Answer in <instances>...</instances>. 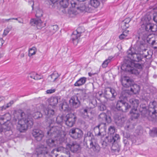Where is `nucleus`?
Returning <instances> with one entry per match:
<instances>
[{
    "label": "nucleus",
    "mask_w": 157,
    "mask_h": 157,
    "mask_svg": "<svg viewBox=\"0 0 157 157\" xmlns=\"http://www.w3.org/2000/svg\"><path fill=\"white\" fill-rule=\"evenodd\" d=\"M131 90L134 94H136L139 92L140 90L139 85L136 84H134L131 88Z\"/></svg>",
    "instance_id": "33"
},
{
    "label": "nucleus",
    "mask_w": 157,
    "mask_h": 157,
    "mask_svg": "<svg viewBox=\"0 0 157 157\" xmlns=\"http://www.w3.org/2000/svg\"><path fill=\"white\" fill-rule=\"evenodd\" d=\"M18 22L19 23H23V21H18Z\"/></svg>",
    "instance_id": "63"
},
{
    "label": "nucleus",
    "mask_w": 157,
    "mask_h": 157,
    "mask_svg": "<svg viewBox=\"0 0 157 157\" xmlns=\"http://www.w3.org/2000/svg\"><path fill=\"white\" fill-rule=\"evenodd\" d=\"M58 30V27L57 25L51 26L49 27L47 30L46 33L49 35H52L55 33Z\"/></svg>",
    "instance_id": "22"
},
{
    "label": "nucleus",
    "mask_w": 157,
    "mask_h": 157,
    "mask_svg": "<svg viewBox=\"0 0 157 157\" xmlns=\"http://www.w3.org/2000/svg\"><path fill=\"white\" fill-rule=\"evenodd\" d=\"M14 103L13 101H10L9 103H7L6 105H4L3 106L0 107V110L3 111L6 109Z\"/></svg>",
    "instance_id": "36"
},
{
    "label": "nucleus",
    "mask_w": 157,
    "mask_h": 157,
    "mask_svg": "<svg viewBox=\"0 0 157 157\" xmlns=\"http://www.w3.org/2000/svg\"><path fill=\"white\" fill-rule=\"evenodd\" d=\"M29 77L35 80H37L40 79L42 78V76L37 74L33 72L29 75Z\"/></svg>",
    "instance_id": "32"
},
{
    "label": "nucleus",
    "mask_w": 157,
    "mask_h": 157,
    "mask_svg": "<svg viewBox=\"0 0 157 157\" xmlns=\"http://www.w3.org/2000/svg\"><path fill=\"white\" fill-rule=\"evenodd\" d=\"M155 102V101H153V102H150V106L151 105H152V107H150V106H149L148 108V111L149 114H152L153 115V118H154V117H156V114L157 113L156 112V111L155 109V107L154 105H153V104Z\"/></svg>",
    "instance_id": "27"
},
{
    "label": "nucleus",
    "mask_w": 157,
    "mask_h": 157,
    "mask_svg": "<svg viewBox=\"0 0 157 157\" xmlns=\"http://www.w3.org/2000/svg\"><path fill=\"white\" fill-rule=\"evenodd\" d=\"M130 113L132 119L137 118L140 115L139 112L136 108H132Z\"/></svg>",
    "instance_id": "25"
},
{
    "label": "nucleus",
    "mask_w": 157,
    "mask_h": 157,
    "mask_svg": "<svg viewBox=\"0 0 157 157\" xmlns=\"http://www.w3.org/2000/svg\"><path fill=\"white\" fill-rule=\"evenodd\" d=\"M37 51V49L35 47H33L30 48L29 50L28 56L31 57L35 54Z\"/></svg>",
    "instance_id": "34"
},
{
    "label": "nucleus",
    "mask_w": 157,
    "mask_h": 157,
    "mask_svg": "<svg viewBox=\"0 0 157 157\" xmlns=\"http://www.w3.org/2000/svg\"><path fill=\"white\" fill-rule=\"evenodd\" d=\"M153 19L154 21L157 23V13L154 14Z\"/></svg>",
    "instance_id": "54"
},
{
    "label": "nucleus",
    "mask_w": 157,
    "mask_h": 157,
    "mask_svg": "<svg viewBox=\"0 0 157 157\" xmlns=\"http://www.w3.org/2000/svg\"><path fill=\"white\" fill-rule=\"evenodd\" d=\"M30 24L32 25H36L39 29L41 28L45 25V24H44L42 21L39 18L31 19Z\"/></svg>",
    "instance_id": "16"
},
{
    "label": "nucleus",
    "mask_w": 157,
    "mask_h": 157,
    "mask_svg": "<svg viewBox=\"0 0 157 157\" xmlns=\"http://www.w3.org/2000/svg\"><path fill=\"white\" fill-rule=\"evenodd\" d=\"M59 76L58 73L56 71H54L48 77V79L50 81L55 82L57 81Z\"/></svg>",
    "instance_id": "24"
},
{
    "label": "nucleus",
    "mask_w": 157,
    "mask_h": 157,
    "mask_svg": "<svg viewBox=\"0 0 157 157\" xmlns=\"http://www.w3.org/2000/svg\"><path fill=\"white\" fill-rule=\"evenodd\" d=\"M32 134L36 140L38 141H41L44 136L43 132L39 129H33Z\"/></svg>",
    "instance_id": "14"
},
{
    "label": "nucleus",
    "mask_w": 157,
    "mask_h": 157,
    "mask_svg": "<svg viewBox=\"0 0 157 157\" xmlns=\"http://www.w3.org/2000/svg\"><path fill=\"white\" fill-rule=\"evenodd\" d=\"M60 126L52 127L47 132L48 135L54 138L49 139L46 141L48 145L50 147L57 146L59 144L65 142L66 140V133L65 132L61 130Z\"/></svg>",
    "instance_id": "1"
},
{
    "label": "nucleus",
    "mask_w": 157,
    "mask_h": 157,
    "mask_svg": "<svg viewBox=\"0 0 157 157\" xmlns=\"http://www.w3.org/2000/svg\"><path fill=\"white\" fill-rule=\"evenodd\" d=\"M153 132L155 133H157V129L155 128H154L153 130Z\"/></svg>",
    "instance_id": "61"
},
{
    "label": "nucleus",
    "mask_w": 157,
    "mask_h": 157,
    "mask_svg": "<svg viewBox=\"0 0 157 157\" xmlns=\"http://www.w3.org/2000/svg\"><path fill=\"white\" fill-rule=\"evenodd\" d=\"M43 15V12L42 10L38 9L36 11V16L37 17H40L42 16Z\"/></svg>",
    "instance_id": "39"
},
{
    "label": "nucleus",
    "mask_w": 157,
    "mask_h": 157,
    "mask_svg": "<svg viewBox=\"0 0 157 157\" xmlns=\"http://www.w3.org/2000/svg\"><path fill=\"white\" fill-rule=\"evenodd\" d=\"M61 109L64 110H66L68 107V105L66 102H63L61 105Z\"/></svg>",
    "instance_id": "42"
},
{
    "label": "nucleus",
    "mask_w": 157,
    "mask_h": 157,
    "mask_svg": "<svg viewBox=\"0 0 157 157\" xmlns=\"http://www.w3.org/2000/svg\"><path fill=\"white\" fill-rule=\"evenodd\" d=\"M4 43V41L2 38H0V45H2Z\"/></svg>",
    "instance_id": "57"
},
{
    "label": "nucleus",
    "mask_w": 157,
    "mask_h": 157,
    "mask_svg": "<svg viewBox=\"0 0 157 157\" xmlns=\"http://www.w3.org/2000/svg\"><path fill=\"white\" fill-rule=\"evenodd\" d=\"M122 95L123 98H125L127 96V95H128V93H126L125 91H123L122 92Z\"/></svg>",
    "instance_id": "53"
},
{
    "label": "nucleus",
    "mask_w": 157,
    "mask_h": 157,
    "mask_svg": "<svg viewBox=\"0 0 157 157\" xmlns=\"http://www.w3.org/2000/svg\"><path fill=\"white\" fill-rule=\"evenodd\" d=\"M105 94L106 97L109 98L110 97L109 96L111 95L112 96L111 98H113L111 99V100H113V98L117 95L115 90L110 87L107 88L105 89Z\"/></svg>",
    "instance_id": "17"
},
{
    "label": "nucleus",
    "mask_w": 157,
    "mask_h": 157,
    "mask_svg": "<svg viewBox=\"0 0 157 157\" xmlns=\"http://www.w3.org/2000/svg\"><path fill=\"white\" fill-rule=\"evenodd\" d=\"M98 119L99 121L102 123L96 126L94 130L95 135L100 136L101 138L105 135L106 124L105 122H110L111 119L110 117L107 116L105 113H102L99 115Z\"/></svg>",
    "instance_id": "4"
},
{
    "label": "nucleus",
    "mask_w": 157,
    "mask_h": 157,
    "mask_svg": "<svg viewBox=\"0 0 157 157\" xmlns=\"http://www.w3.org/2000/svg\"><path fill=\"white\" fill-rule=\"evenodd\" d=\"M120 138L118 134H116L114 136H113L112 140H113V142H114L117 140H118Z\"/></svg>",
    "instance_id": "46"
},
{
    "label": "nucleus",
    "mask_w": 157,
    "mask_h": 157,
    "mask_svg": "<svg viewBox=\"0 0 157 157\" xmlns=\"http://www.w3.org/2000/svg\"><path fill=\"white\" fill-rule=\"evenodd\" d=\"M127 137V138L130 137V139H131L133 143H135L136 141V137L135 136H129L128 137V136Z\"/></svg>",
    "instance_id": "50"
},
{
    "label": "nucleus",
    "mask_w": 157,
    "mask_h": 157,
    "mask_svg": "<svg viewBox=\"0 0 157 157\" xmlns=\"http://www.w3.org/2000/svg\"><path fill=\"white\" fill-rule=\"evenodd\" d=\"M124 118H122V119H121V120L119 119V120H118V123H120L121 124H123V122L122 121H124Z\"/></svg>",
    "instance_id": "56"
},
{
    "label": "nucleus",
    "mask_w": 157,
    "mask_h": 157,
    "mask_svg": "<svg viewBox=\"0 0 157 157\" xmlns=\"http://www.w3.org/2000/svg\"><path fill=\"white\" fill-rule=\"evenodd\" d=\"M41 109V111H44L45 114L47 115L46 117L48 118V121L50 118L52 117L55 114L54 111L48 107L44 109L43 105L40 106Z\"/></svg>",
    "instance_id": "15"
},
{
    "label": "nucleus",
    "mask_w": 157,
    "mask_h": 157,
    "mask_svg": "<svg viewBox=\"0 0 157 157\" xmlns=\"http://www.w3.org/2000/svg\"><path fill=\"white\" fill-rule=\"evenodd\" d=\"M60 4L64 8H67L69 4V1L67 0H62L60 2Z\"/></svg>",
    "instance_id": "35"
},
{
    "label": "nucleus",
    "mask_w": 157,
    "mask_h": 157,
    "mask_svg": "<svg viewBox=\"0 0 157 157\" xmlns=\"http://www.w3.org/2000/svg\"><path fill=\"white\" fill-rule=\"evenodd\" d=\"M11 30V28H7L6 29H5L4 31V33H3V36H6L9 33V32Z\"/></svg>",
    "instance_id": "44"
},
{
    "label": "nucleus",
    "mask_w": 157,
    "mask_h": 157,
    "mask_svg": "<svg viewBox=\"0 0 157 157\" xmlns=\"http://www.w3.org/2000/svg\"><path fill=\"white\" fill-rule=\"evenodd\" d=\"M146 46V44H141L140 46V50H138V51H146V49L145 48H145Z\"/></svg>",
    "instance_id": "47"
},
{
    "label": "nucleus",
    "mask_w": 157,
    "mask_h": 157,
    "mask_svg": "<svg viewBox=\"0 0 157 157\" xmlns=\"http://www.w3.org/2000/svg\"><path fill=\"white\" fill-rule=\"evenodd\" d=\"M11 18H10L9 19H3V21L4 22H8L10 20H11Z\"/></svg>",
    "instance_id": "58"
},
{
    "label": "nucleus",
    "mask_w": 157,
    "mask_h": 157,
    "mask_svg": "<svg viewBox=\"0 0 157 157\" xmlns=\"http://www.w3.org/2000/svg\"><path fill=\"white\" fill-rule=\"evenodd\" d=\"M42 116V114L40 112H37L33 114V117L35 119H37L41 117Z\"/></svg>",
    "instance_id": "38"
},
{
    "label": "nucleus",
    "mask_w": 157,
    "mask_h": 157,
    "mask_svg": "<svg viewBox=\"0 0 157 157\" xmlns=\"http://www.w3.org/2000/svg\"><path fill=\"white\" fill-rule=\"evenodd\" d=\"M11 118L10 115L9 113L5 114L3 116H0V127L3 129H6L9 130L10 128L11 124H9V125L6 126L8 121Z\"/></svg>",
    "instance_id": "7"
},
{
    "label": "nucleus",
    "mask_w": 157,
    "mask_h": 157,
    "mask_svg": "<svg viewBox=\"0 0 157 157\" xmlns=\"http://www.w3.org/2000/svg\"><path fill=\"white\" fill-rule=\"evenodd\" d=\"M76 120L75 116L74 114L71 113L67 115L64 119L66 125L69 127H72L74 125Z\"/></svg>",
    "instance_id": "8"
},
{
    "label": "nucleus",
    "mask_w": 157,
    "mask_h": 157,
    "mask_svg": "<svg viewBox=\"0 0 157 157\" xmlns=\"http://www.w3.org/2000/svg\"><path fill=\"white\" fill-rule=\"evenodd\" d=\"M146 40L149 44H151L154 48H157V35H149L146 38Z\"/></svg>",
    "instance_id": "13"
},
{
    "label": "nucleus",
    "mask_w": 157,
    "mask_h": 157,
    "mask_svg": "<svg viewBox=\"0 0 157 157\" xmlns=\"http://www.w3.org/2000/svg\"><path fill=\"white\" fill-rule=\"evenodd\" d=\"M69 102L71 105L75 108L78 107L80 105V102L76 96L72 97L69 100Z\"/></svg>",
    "instance_id": "20"
},
{
    "label": "nucleus",
    "mask_w": 157,
    "mask_h": 157,
    "mask_svg": "<svg viewBox=\"0 0 157 157\" xmlns=\"http://www.w3.org/2000/svg\"><path fill=\"white\" fill-rule=\"evenodd\" d=\"M130 107V106L127 103L121 100L117 101L116 105V108L118 110L124 112H126Z\"/></svg>",
    "instance_id": "11"
},
{
    "label": "nucleus",
    "mask_w": 157,
    "mask_h": 157,
    "mask_svg": "<svg viewBox=\"0 0 157 157\" xmlns=\"http://www.w3.org/2000/svg\"><path fill=\"white\" fill-rule=\"evenodd\" d=\"M131 21V19L129 18H128L125 19L121 23V27L123 29H125L128 28V23Z\"/></svg>",
    "instance_id": "30"
},
{
    "label": "nucleus",
    "mask_w": 157,
    "mask_h": 157,
    "mask_svg": "<svg viewBox=\"0 0 157 157\" xmlns=\"http://www.w3.org/2000/svg\"><path fill=\"white\" fill-rule=\"evenodd\" d=\"M61 157H70L69 151H66L65 155H64L62 156Z\"/></svg>",
    "instance_id": "52"
},
{
    "label": "nucleus",
    "mask_w": 157,
    "mask_h": 157,
    "mask_svg": "<svg viewBox=\"0 0 157 157\" xmlns=\"http://www.w3.org/2000/svg\"><path fill=\"white\" fill-rule=\"evenodd\" d=\"M11 20H18V18H11Z\"/></svg>",
    "instance_id": "62"
},
{
    "label": "nucleus",
    "mask_w": 157,
    "mask_h": 157,
    "mask_svg": "<svg viewBox=\"0 0 157 157\" xmlns=\"http://www.w3.org/2000/svg\"><path fill=\"white\" fill-rule=\"evenodd\" d=\"M101 107H102V109H101V110L103 111L105 109V106L103 105H101L100 106L101 108Z\"/></svg>",
    "instance_id": "59"
},
{
    "label": "nucleus",
    "mask_w": 157,
    "mask_h": 157,
    "mask_svg": "<svg viewBox=\"0 0 157 157\" xmlns=\"http://www.w3.org/2000/svg\"><path fill=\"white\" fill-rule=\"evenodd\" d=\"M79 94L80 95H81V96H80V97L81 99H85V97L86 94H85L84 92L82 91L81 92L79 93Z\"/></svg>",
    "instance_id": "51"
},
{
    "label": "nucleus",
    "mask_w": 157,
    "mask_h": 157,
    "mask_svg": "<svg viewBox=\"0 0 157 157\" xmlns=\"http://www.w3.org/2000/svg\"><path fill=\"white\" fill-rule=\"evenodd\" d=\"M69 134L72 138L77 139L82 137L83 133L82 131L80 129L78 128H73L70 130Z\"/></svg>",
    "instance_id": "10"
},
{
    "label": "nucleus",
    "mask_w": 157,
    "mask_h": 157,
    "mask_svg": "<svg viewBox=\"0 0 157 157\" xmlns=\"http://www.w3.org/2000/svg\"><path fill=\"white\" fill-rule=\"evenodd\" d=\"M121 82L122 86L128 88L131 86L132 84L131 80L128 77L124 76L121 78Z\"/></svg>",
    "instance_id": "18"
},
{
    "label": "nucleus",
    "mask_w": 157,
    "mask_h": 157,
    "mask_svg": "<svg viewBox=\"0 0 157 157\" xmlns=\"http://www.w3.org/2000/svg\"><path fill=\"white\" fill-rule=\"evenodd\" d=\"M113 57L112 56H110L109 57L108 59H106L107 61L109 63L111 62V60L113 59Z\"/></svg>",
    "instance_id": "55"
},
{
    "label": "nucleus",
    "mask_w": 157,
    "mask_h": 157,
    "mask_svg": "<svg viewBox=\"0 0 157 157\" xmlns=\"http://www.w3.org/2000/svg\"><path fill=\"white\" fill-rule=\"evenodd\" d=\"M67 147L69 148L71 151L74 152L78 150L79 147V145L76 142H75L68 144L67 146Z\"/></svg>",
    "instance_id": "21"
},
{
    "label": "nucleus",
    "mask_w": 157,
    "mask_h": 157,
    "mask_svg": "<svg viewBox=\"0 0 157 157\" xmlns=\"http://www.w3.org/2000/svg\"><path fill=\"white\" fill-rule=\"evenodd\" d=\"M112 149L115 151L118 152L120 150L119 146L117 144L113 145L112 147Z\"/></svg>",
    "instance_id": "40"
},
{
    "label": "nucleus",
    "mask_w": 157,
    "mask_h": 157,
    "mask_svg": "<svg viewBox=\"0 0 157 157\" xmlns=\"http://www.w3.org/2000/svg\"><path fill=\"white\" fill-rule=\"evenodd\" d=\"M128 57L133 61L139 62L141 60L143 56L140 54L137 53L136 52H132V50H129L128 52Z\"/></svg>",
    "instance_id": "12"
},
{
    "label": "nucleus",
    "mask_w": 157,
    "mask_h": 157,
    "mask_svg": "<svg viewBox=\"0 0 157 157\" xmlns=\"http://www.w3.org/2000/svg\"><path fill=\"white\" fill-rule=\"evenodd\" d=\"M55 91L56 89H52L47 90L46 92L47 94H51L55 92Z\"/></svg>",
    "instance_id": "49"
},
{
    "label": "nucleus",
    "mask_w": 157,
    "mask_h": 157,
    "mask_svg": "<svg viewBox=\"0 0 157 157\" xmlns=\"http://www.w3.org/2000/svg\"><path fill=\"white\" fill-rule=\"evenodd\" d=\"M3 99V97H0V102Z\"/></svg>",
    "instance_id": "64"
},
{
    "label": "nucleus",
    "mask_w": 157,
    "mask_h": 157,
    "mask_svg": "<svg viewBox=\"0 0 157 157\" xmlns=\"http://www.w3.org/2000/svg\"><path fill=\"white\" fill-rule=\"evenodd\" d=\"M56 121L57 123V124H59L58 126L55 125V126H59L60 125L61 126H60V127L61 128V130L62 131H64L63 130V127L60 124L62 122L63 120H64L65 118L64 119L63 116L62 115H60L56 118ZM50 127H51V128H52V127H54V126H52L51 125H50Z\"/></svg>",
    "instance_id": "29"
},
{
    "label": "nucleus",
    "mask_w": 157,
    "mask_h": 157,
    "mask_svg": "<svg viewBox=\"0 0 157 157\" xmlns=\"http://www.w3.org/2000/svg\"><path fill=\"white\" fill-rule=\"evenodd\" d=\"M150 18L147 16H145L141 19V28L138 31V38L142 39L145 42V40L149 35L152 27V24L150 22Z\"/></svg>",
    "instance_id": "3"
},
{
    "label": "nucleus",
    "mask_w": 157,
    "mask_h": 157,
    "mask_svg": "<svg viewBox=\"0 0 157 157\" xmlns=\"http://www.w3.org/2000/svg\"><path fill=\"white\" fill-rule=\"evenodd\" d=\"M82 29V28L81 27L78 28L76 30L74 31L71 35L72 41L75 45H76L78 42V38L79 37L81 33L84 32V29L81 31Z\"/></svg>",
    "instance_id": "9"
},
{
    "label": "nucleus",
    "mask_w": 157,
    "mask_h": 157,
    "mask_svg": "<svg viewBox=\"0 0 157 157\" xmlns=\"http://www.w3.org/2000/svg\"><path fill=\"white\" fill-rule=\"evenodd\" d=\"M127 36V35L126 34V33L123 32L119 36V38L121 40H122L123 39H126V37Z\"/></svg>",
    "instance_id": "45"
},
{
    "label": "nucleus",
    "mask_w": 157,
    "mask_h": 157,
    "mask_svg": "<svg viewBox=\"0 0 157 157\" xmlns=\"http://www.w3.org/2000/svg\"><path fill=\"white\" fill-rule=\"evenodd\" d=\"M109 62H108L107 60L106 59L105 60L103 63H102V66L103 68H105L108 65V64Z\"/></svg>",
    "instance_id": "48"
},
{
    "label": "nucleus",
    "mask_w": 157,
    "mask_h": 157,
    "mask_svg": "<svg viewBox=\"0 0 157 157\" xmlns=\"http://www.w3.org/2000/svg\"><path fill=\"white\" fill-rule=\"evenodd\" d=\"M86 78L85 77H81L77 80L74 84L75 86H79L83 85L86 82Z\"/></svg>",
    "instance_id": "28"
},
{
    "label": "nucleus",
    "mask_w": 157,
    "mask_h": 157,
    "mask_svg": "<svg viewBox=\"0 0 157 157\" xmlns=\"http://www.w3.org/2000/svg\"><path fill=\"white\" fill-rule=\"evenodd\" d=\"M90 108L88 107L83 108L81 110L82 117L85 118H89L88 112L90 111Z\"/></svg>",
    "instance_id": "26"
},
{
    "label": "nucleus",
    "mask_w": 157,
    "mask_h": 157,
    "mask_svg": "<svg viewBox=\"0 0 157 157\" xmlns=\"http://www.w3.org/2000/svg\"><path fill=\"white\" fill-rule=\"evenodd\" d=\"M115 131V128L113 126H110L109 128V133L110 134H113Z\"/></svg>",
    "instance_id": "41"
},
{
    "label": "nucleus",
    "mask_w": 157,
    "mask_h": 157,
    "mask_svg": "<svg viewBox=\"0 0 157 157\" xmlns=\"http://www.w3.org/2000/svg\"><path fill=\"white\" fill-rule=\"evenodd\" d=\"M52 3H54L57 2L58 0H50Z\"/></svg>",
    "instance_id": "60"
},
{
    "label": "nucleus",
    "mask_w": 157,
    "mask_h": 157,
    "mask_svg": "<svg viewBox=\"0 0 157 157\" xmlns=\"http://www.w3.org/2000/svg\"><path fill=\"white\" fill-rule=\"evenodd\" d=\"M60 100V97L59 96L51 97L48 99V101L50 105L55 106L57 104Z\"/></svg>",
    "instance_id": "19"
},
{
    "label": "nucleus",
    "mask_w": 157,
    "mask_h": 157,
    "mask_svg": "<svg viewBox=\"0 0 157 157\" xmlns=\"http://www.w3.org/2000/svg\"><path fill=\"white\" fill-rule=\"evenodd\" d=\"M126 71H130L132 74L136 75H139L142 71L143 67V65L139 63H135L133 62L129 61L128 63L125 64Z\"/></svg>",
    "instance_id": "5"
},
{
    "label": "nucleus",
    "mask_w": 157,
    "mask_h": 157,
    "mask_svg": "<svg viewBox=\"0 0 157 157\" xmlns=\"http://www.w3.org/2000/svg\"><path fill=\"white\" fill-rule=\"evenodd\" d=\"M90 5H85L82 3L81 4V6L77 7V9L81 11H85L88 12H91L92 10L91 6L95 8L98 7L100 5V2L99 0H90Z\"/></svg>",
    "instance_id": "6"
},
{
    "label": "nucleus",
    "mask_w": 157,
    "mask_h": 157,
    "mask_svg": "<svg viewBox=\"0 0 157 157\" xmlns=\"http://www.w3.org/2000/svg\"><path fill=\"white\" fill-rule=\"evenodd\" d=\"M152 27H151L150 31L155 32L157 31V25L153 24H152Z\"/></svg>",
    "instance_id": "43"
},
{
    "label": "nucleus",
    "mask_w": 157,
    "mask_h": 157,
    "mask_svg": "<svg viewBox=\"0 0 157 157\" xmlns=\"http://www.w3.org/2000/svg\"><path fill=\"white\" fill-rule=\"evenodd\" d=\"M129 102L134 107L133 108H136L139 104V100L134 98L130 99Z\"/></svg>",
    "instance_id": "31"
},
{
    "label": "nucleus",
    "mask_w": 157,
    "mask_h": 157,
    "mask_svg": "<svg viewBox=\"0 0 157 157\" xmlns=\"http://www.w3.org/2000/svg\"><path fill=\"white\" fill-rule=\"evenodd\" d=\"M90 147L92 148L95 151H98L99 150V147L98 145L96 143L94 139H92L89 141Z\"/></svg>",
    "instance_id": "23"
},
{
    "label": "nucleus",
    "mask_w": 157,
    "mask_h": 157,
    "mask_svg": "<svg viewBox=\"0 0 157 157\" xmlns=\"http://www.w3.org/2000/svg\"><path fill=\"white\" fill-rule=\"evenodd\" d=\"M97 101L95 98L94 97H92V99H90V104H91L93 105L91 106V107H93L97 105Z\"/></svg>",
    "instance_id": "37"
},
{
    "label": "nucleus",
    "mask_w": 157,
    "mask_h": 157,
    "mask_svg": "<svg viewBox=\"0 0 157 157\" xmlns=\"http://www.w3.org/2000/svg\"><path fill=\"white\" fill-rule=\"evenodd\" d=\"M19 114L17 128L20 132H23L26 130L28 127L32 126L33 122L30 114H26L21 111L19 112Z\"/></svg>",
    "instance_id": "2"
}]
</instances>
